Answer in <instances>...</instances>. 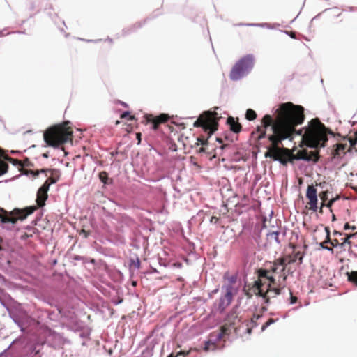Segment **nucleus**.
<instances>
[{"label": "nucleus", "mask_w": 357, "mask_h": 357, "mask_svg": "<svg viewBox=\"0 0 357 357\" xmlns=\"http://www.w3.org/2000/svg\"><path fill=\"white\" fill-rule=\"evenodd\" d=\"M217 141H218L219 143H220V144H222V139L221 138L218 137V138H217Z\"/></svg>", "instance_id": "4d7b16f0"}, {"label": "nucleus", "mask_w": 357, "mask_h": 357, "mask_svg": "<svg viewBox=\"0 0 357 357\" xmlns=\"http://www.w3.org/2000/svg\"><path fill=\"white\" fill-rule=\"evenodd\" d=\"M100 179L103 182L106 183V179L107 178V174L105 172H102L99 174Z\"/></svg>", "instance_id": "473e14b6"}, {"label": "nucleus", "mask_w": 357, "mask_h": 357, "mask_svg": "<svg viewBox=\"0 0 357 357\" xmlns=\"http://www.w3.org/2000/svg\"><path fill=\"white\" fill-rule=\"evenodd\" d=\"M80 234H83L85 238H87L88 236L89 235V231H86L84 229H82L80 231Z\"/></svg>", "instance_id": "c03bdc74"}, {"label": "nucleus", "mask_w": 357, "mask_h": 357, "mask_svg": "<svg viewBox=\"0 0 357 357\" xmlns=\"http://www.w3.org/2000/svg\"><path fill=\"white\" fill-rule=\"evenodd\" d=\"M41 347V344L36 343L26 344L24 349L27 356L29 355L30 357H40L39 353Z\"/></svg>", "instance_id": "2eb2a0df"}, {"label": "nucleus", "mask_w": 357, "mask_h": 357, "mask_svg": "<svg viewBox=\"0 0 357 357\" xmlns=\"http://www.w3.org/2000/svg\"><path fill=\"white\" fill-rule=\"evenodd\" d=\"M26 231H24V238L32 236L33 234L35 233V229L33 227H26Z\"/></svg>", "instance_id": "c85d7f7f"}, {"label": "nucleus", "mask_w": 357, "mask_h": 357, "mask_svg": "<svg viewBox=\"0 0 357 357\" xmlns=\"http://www.w3.org/2000/svg\"><path fill=\"white\" fill-rule=\"evenodd\" d=\"M119 121H116V124H119Z\"/></svg>", "instance_id": "0e129e2a"}, {"label": "nucleus", "mask_w": 357, "mask_h": 357, "mask_svg": "<svg viewBox=\"0 0 357 357\" xmlns=\"http://www.w3.org/2000/svg\"><path fill=\"white\" fill-rule=\"evenodd\" d=\"M357 237V231L351 234H346L345 237L341 238V243H340V249L343 251H351V247L353 245H357V244H355V243L352 241L353 238Z\"/></svg>", "instance_id": "f8f14e48"}, {"label": "nucleus", "mask_w": 357, "mask_h": 357, "mask_svg": "<svg viewBox=\"0 0 357 357\" xmlns=\"http://www.w3.org/2000/svg\"><path fill=\"white\" fill-rule=\"evenodd\" d=\"M231 317H233V318H234V319L237 318V315H236V312H231V313H229V314H228V321H229V319H230Z\"/></svg>", "instance_id": "79ce46f5"}, {"label": "nucleus", "mask_w": 357, "mask_h": 357, "mask_svg": "<svg viewBox=\"0 0 357 357\" xmlns=\"http://www.w3.org/2000/svg\"><path fill=\"white\" fill-rule=\"evenodd\" d=\"M306 198L308 202H307L306 208L314 212L318 210V197L317 190L314 185H309L306 190Z\"/></svg>", "instance_id": "0eeeda50"}, {"label": "nucleus", "mask_w": 357, "mask_h": 357, "mask_svg": "<svg viewBox=\"0 0 357 357\" xmlns=\"http://www.w3.org/2000/svg\"><path fill=\"white\" fill-rule=\"evenodd\" d=\"M325 243H324V241L321 243V248H324V249H326V250H328L329 251H333V248H331V247L325 246V245H324Z\"/></svg>", "instance_id": "37998d69"}, {"label": "nucleus", "mask_w": 357, "mask_h": 357, "mask_svg": "<svg viewBox=\"0 0 357 357\" xmlns=\"http://www.w3.org/2000/svg\"><path fill=\"white\" fill-rule=\"evenodd\" d=\"M192 350L197 351V349L195 348H194V349L191 348L188 351H181L177 353V354L176 355V357H178L180 355H183L184 357L188 356L190 354V353L191 352V351H192Z\"/></svg>", "instance_id": "7c9ffc66"}, {"label": "nucleus", "mask_w": 357, "mask_h": 357, "mask_svg": "<svg viewBox=\"0 0 357 357\" xmlns=\"http://www.w3.org/2000/svg\"><path fill=\"white\" fill-rule=\"evenodd\" d=\"M67 122L47 128L43 135L45 142L50 146L58 147L73 140V130Z\"/></svg>", "instance_id": "7ed1b4c3"}, {"label": "nucleus", "mask_w": 357, "mask_h": 357, "mask_svg": "<svg viewBox=\"0 0 357 357\" xmlns=\"http://www.w3.org/2000/svg\"><path fill=\"white\" fill-rule=\"evenodd\" d=\"M289 294H290V304H294L297 302L298 298L296 296L293 295V294L290 289H289Z\"/></svg>", "instance_id": "f704fd0d"}, {"label": "nucleus", "mask_w": 357, "mask_h": 357, "mask_svg": "<svg viewBox=\"0 0 357 357\" xmlns=\"http://www.w3.org/2000/svg\"><path fill=\"white\" fill-rule=\"evenodd\" d=\"M254 59L251 55H246L238 60L231 68L229 77L231 80L236 81L241 79L252 68Z\"/></svg>", "instance_id": "39448f33"}, {"label": "nucleus", "mask_w": 357, "mask_h": 357, "mask_svg": "<svg viewBox=\"0 0 357 357\" xmlns=\"http://www.w3.org/2000/svg\"><path fill=\"white\" fill-rule=\"evenodd\" d=\"M199 153L205 152V149H204V147H201V148L199 149Z\"/></svg>", "instance_id": "5fc2aeb1"}, {"label": "nucleus", "mask_w": 357, "mask_h": 357, "mask_svg": "<svg viewBox=\"0 0 357 357\" xmlns=\"http://www.w3.org/2000/svg\"><path fill=\"white\" fill-rule=\"evenodd\" d=\"M245 118L249 121H253L257 118L255 111L252 109H248L245 113Z\"/></svg>", "instance_id": "4be33fe9"}, {"label": "nucleus", "mask_w": 357, "mask_h": 357, "mask_svg": "<svg viewBox=\"0 0 357 357\" xmlns=\"http://www.w3.org/2000/svg\"><path fill=\"white\" fill-rule=\"evenodd\" d=\"M279 234V231L270 230L267 234V237L270 240H274L276 243H280V241L278 238Z\"/></svg>", "instance_id": "aec40b11"}, {"label": "nucleus", "mask_w": 357, "mask_h": 357, "mask_svg": "<svg viewBox=\"0 0 357 357\" xmlns=\"http://www.w3.org/2000/svg\"><path fill=\"white\" fill-rule=\"evenodd\" d=\"M287 275L283 274L282 280H279L278 287L271 288L270 284H266L261 280H255L251 285L246 286L245 289V295L248 298H251L253 295L261 296L266 303L270 302V299L280 295L282 290L286 287Z\"/></svg>", "instance_id": "f03ea898"}, {"label": "nucleus", "mask_w": 357, "mask_h": 357, "mask_svg": "<svg viewBox=\"0 0 357 357\" xmlns=\"http://www.w3.org/2000/svg\"><path fill=\"white\" fill-rule=\"evenodd\" d=\"M357 142V137L356 139H349V142H350V146H353L356 144Z\"/></svg>", "instance_id": "49530a36"}, {"label": "nucleus", "mask_w": 357, "mask_h": 357, "mask_svg": "<svg viewBox=\"0 0 357 357\" xmlns=\"http://www.w3.org/2000/svg\"><path fill=\"white\" fill-rule=\"evenodd\" d=\"M24 175L30 176L33 178H36L41 172V169H29L33 167V165L29 161L27 158L24 157Z\"/></svg>", "instance_id": "ddd939ff"}, {"label": "nucleus", "mask_w": 357, "mask_h": 357, "mask_svg": "<svg viewBox=\"0 0 357 357\" xmlns=\"http://www.w3.org/2000/svg\"><path fill=\"white\" fill-rule=\"evenodd\" d=\"M282 258H287V266L288 264H291L296 262L297 260H298L299 264H301L303 263V255L301 254L300 251H298L292 255H288L285 257H283Z\"/></svg>", "instance_id": "a211bd4d"}, {"label": "nucleus", "mask_w": 357, "mask_h": 357, "mask_svg": "<svg viewBox=\"0 0 357 357\" xmlns=\"http://www.w3.org/2000/svg\"><path fill=\"white\" fill-rule=\"evenodd\" d=\"M128 116H129V119H130V120L134 119V116H131L128 112H124L121 115V119H125V118H127Z\"/></svg>", "instance_id": "c9c22d12"}, {"label": "nucleus", "mask_w": 357, "mask_h": 357, "mask_svg": "<svg viewBox=\"0 0 357 357\" xmlns=\"http://www.w3.org/2000/svg\"><path fill=\"white\" fill-rule=\"evenodd\" d=\"M275 322V320L273 318H270L268 319V321L262 326L261 330L264 331L268 326H269L271 324Z\"/></svg>", "instance_id": "2f4dec72"}, {"label": "nucleus", "mask_w": 357, "mask_h": 357, "mask_svg": "<svg viewBox=\"0 0 357 357\" xmlns=\"http://www.w3.org/2000/svg\"><path fill=\"white\" fill-rule=\"evenodd\" d=\"M218 218L217 217H215V216H213V217L211 218V222H215V223H216V222H218Z\"/></svg>", "instance_id": "09e8293b"}, {"label": "nucleus", "mask_w": 357, "mask_h": 357, "mask_svg": "<svg viewBox=\"0 0 357 357\" xmlns=\"http://www.w3.org/2000/svg\"><path fill=\"white\" fill-rule=\"evenodd\" d=\"M304 120V108L291 102L280 104L273 116L265 114L261 120V126L257 128V139L266 138L270 144L265 157L279 161L283 165L298 160L317 162L319 158L318 151L303 149L294 154V149L280 147L282 141L291 140L296 134L302 135L303 143L309 147L325 146L328 134L333 135V132L318 118L312 119L307 127L297 131L296 127L302 124Z\"/></svg>", "instance_id": "f257e3e1"}, {"label": "nucleus", "mask_w": 357, "mask_h": 357, "mask_svg": "<svg viewBox=\"0 0 357 357\" xmlns=\"http://www.w3.org/2000/svg\"><path fill=\"white\" fill-rule=\"evenodd\" d=\"M224 302H225V299L221 298L220 301V305H219V307H218L220 310V312H222L225 310V307L222 306L224 304Z\"/></svg>", "instance_id": "58836bf2"}, {"label": "nucleus", "mask_w": 357, "mask_h": 357, "mask_svg": "<svg viewBox=\"0 0 357 357\" xmlns=\"http://www.w3.org/2000/svg\"><path fill=\"white\" fill-rule=\"evenodd\" d=\"M38 206H29L24 208V219H25L28 215L32 214Z\"/></svg>", "instance_id": "5701e85b"}, {"label": "nucleus", "mask_w": 357, "mask_h": 357, "mask_svg": "<svg viewBox=\"0 0 357 357\" xmlns=\"http://www.w3.org/2000/svg\"><path fill=\"white\" fill-rule=\"evenodd\" d=\"M229 333V327L225 324L220 327V331L215 334L216 340H221L225 335Z\"/></svg>", "instance_id": "6ab92c4d"}, {"label": "nucleus", "mask_w": 357, "mask_h": 357, "mask_svg": "<svg viewBox=\"0 0 357 357\" xmlns=\"http://www.w3.org/2000/svg\"><path fill=\"white\" fill-rule=\"evenodd\" d=\"M326 203H327L326 202H324L323 201H321L320 207H322V208L326 207Z\"/></svg>", "instance_id": "3c124183"}, {"label": "nucleus", "mask_w": 357, "mask_h": 357, "mask_svg": "<svg viewBox=\"0 0 357 357\" xmlns=\"http://www.w3.org/2000/svg\"><path fill=\"white\" fill-rule=\"evenodd\" d=\"M0 158H2L3 160H4L11 162L14 165H17L19 171L22 174V161L9 157L7 154L5 153L4 151L1 148H0Z\"/></svg>", "instance_id": "dca6fc26"}, {"label": "nucleus", "mask_w": 357, "mask_h": 357, "mask_svg": "<svg viewBox=\"0 0 357 357\" xmlns=\"http://www.w3.org/2000/svg\"><path fill=\"white\" fill-rule=\"evenodd\" d=\"M328 190H324L321 192H319V196L321 201L324 202H326L328 199Z\"/></svg>", "instance_id": "cd10ccee"}, {"label": "nucleus", "mask_w": 357, "mask_h": 357, "mask_svg": "<svg viewBox=\"0 0 357 357\" xmlns=\"http://www.w3.org/2000/svg\"><path fill=\"white\" fill-rule=\"evenodd\" d=\"M331 151V155L333 158H340L345 155L347 151L349 150L347 144L339 143L333 146Z\"/></svg>", "instance_id": "4468645a"}, {"label": "nucleus", "mask_w": 357, "mask_h": 357, "mask_svg": "<svg viewBox=\"0 0 357 357\" xmlns=\"http://www.w3.org/2000/svg\"><path fill=\"white\" fill-rule=\"evenodd\" d=\"M267 280L269 281V283L270 285L271 286V284L273 285H275V279L274 278V277L273 276H268Z\"/></svg>", "instance_id": "ea45409f"}, {"label": "nucleus", "mask_w": 357, "mask_h": 357, "mask_svg": "<svg viewBox=\"0 0 357 357\" xmlns=\"http://www.w3.org/2000/svg\"><path fill=\"white\" fill-rule=\"evenodd\" d=\"M141 136L142 134L140 132L136 134L137 139L138 140V144H139L141 142Z\"/></svg>", "instance_id": "de8ad7c7"}, {"label": "nucleus", "mask_w": 357, "mask_h": 357, "mask_svg": "<svg viewBox=\"0 0 357 357\" xmlns=\"http://www.w3.org/2000/svg\"><path fill=\"white\" fill-rule=\"evenodd\" d=\"M0 220L3 223L15 224L18 220H22V209H14L8 212L0 208Z\"/></svg>", "instance_id": "423d86ee"}, {"label": "nucleus", "mask_w": 357, "mask_h": 357, "mask_svg": "<svg viewBox=\"0 0 357 357\" xmlns=\"http://www.w3.org/2000/svg\"><path fill=\"white\" fill-rule=\"evenodd\" d=\"M227 123L229 126V129L234 133H239L242 130L241 124L236 121L232 116H229L227 120Z\"/></svg>", "instance_id": "f3484780"}, {"label": "nucleus", "mask_w": 357, "mask_h": 357, "mask_svg": "<svg viewBox=\"0 0 357 357\" xmlns=\"http://www.w3.org/2000/svg\"><path fill=\"white\" fill-rule=\"evenodd\" d=\"M8 167V164L2 158H0V176L7 172Z\"/></svg>", "instance_id": "a878e982"}, {"label": "nucleus", "mask_w": 357, "mask_h": 357, "mask_svg": "<svg viewBox=\"0 0 357 357\" xmlns=\"http://www.w3.org/2000/svg\"><path fill=\"white\" fill-rule=\"evenodd\" d=\"M145 119L147 122L152 123L153 129L157 130L160 124L165 123L169 121V116L167 114H161L156 116L153 114H146Z\"/></svg>", "instance_id": "6e6552de"}, {"label": "nucleus", "mask_w": 357, "mask_h": 357, "mask_svg": "<svg viewBox=\"0 0 357 357\" xmlns=\"http://www.w3.org/2000/svg\"><path fill=\"white\" fill-rule=\"evenodd\" d=\"M217 348L216 344L212 342L211 340L205 342L204 347L203 348L204 351L207 352L210 350H215Z\"/></svg>", "instance_id": "412c9836"}, {"label": "nucleus", "mask_w": 357, "mask_h": 357, "mask_svg": "<svg viewBox=\"0 0 357 357\" xmlns=\"http://www.w3.org/2000/svg\"><path fill=\"white\" fill-rule=\"evenodd\" d=\"M317 185H318V183H316V186H317ZM319 185H321V183H320L319 184Z\"/></svg>", "instance_id": "680f3d73"}, {"label": "nucleus", "mask_w": 357, "mask_h": 357, "mask_svg": "<svg viewBox=\"0 0 357 357\" xmlns=\"http://www.w3.org/2000/svg\"><path fill=\"white\" fill-rule=\"evenodd\" d=\"M289 36L293 38H296V33L294 32H291Z\"/></svg>", "instance_id": "8fccbe9b"}, {"label": "nucleus", "mask_w": 357, "mask_h": 357, "mask_svg": "<svg viewBox=\"0 0 357 357\" xmlns=\"http://www.w3.org/2000/svg\"><path fill=\"white\" fill-rule=\"evenodd\" d=\"M325 231H326V240L324 241V243H327L328 241H331V238H330V229L328 227H325Z\"/></svg>", "instance_id": "e433bc0d"}, {"label": "nucleus", "mask_w": 357, "mask_h": 357, "mask_svg": "<svg viewBox=\"0 0 357 357\" xmlns=\"http://www.w3.org/2000/svg\"><path fill=\"white\" fill-rule=\"evenodd\" d=\"M339 199V197L337 196L336 197H334V198H331L328 202L326 203V207H327L330 212L331 213H333V209H332V206L333 205V204Z\"/></svg>", "instance_id": "bb28decb"}, {"label": "nucleus", "mask_w": 357, "mask_h": 357, "mask_svg": "<svg viewBox=\"0 0 357 357\" xmlns=\"http://www.w3.org/2000/svg\"><path fill=\"white\" fill-rule=\"evenodd\" d=\"M271 273L270 268L269 269H260L259 271V278L257 280H261L262 281V278H264L266 279L268 278V273Z\"/></svg>", "instance_id": "393cba45"}, {"label": "nucleus", "mask_w": 357, "mask_h": 357, "mask_svg": "<svg viewBox=\"0 0 357 357\" xmlns=\"http://www.w3.org/2000/svg\"><path fill=\"white\" fill-rule=\"evenodd\" d=\"M319 213L320 214H322V213H324V211H323V208H322V207H319Z\"/></svg>", "instance_id": "6e6d98bb"}, {"label": "nucleus", "mask_w": 357, "mask_h": 357, "mask_svg": "<svg viewBox=\"0 0 357 357\" xmlns=\"http://www.w3.org/2000/svg\"><path fill=\"white\" fill-rule=\"evenodd\" d=\"M43 155H44V157H45V158H47V155L46 154H44Z\"/></svg>", "instance_id": "69168bd1"}, {"label": "nucleus", "mask_w": 357, "mask_h": 357, "mask_svg": "<svg viewBox=\"0 0 357 357\" xmlns=\"http://www.w3.org/2000/svg\"><path fill=\"white\" fill-rule=\"evenodd\" d=\"M49 190L48 184L43 183V185L38 189L37 192L36 202L38 207H43L45 204V201L47 199V191Z\"/></svg>", "instance_id": "9b49d317"}, {"label": "nucleus", "mask_w": 357, "mask_h": 357, "mask_svg": "<svg viewBox=\"0 0 357 357\" xmlns=\"http://www.w3.org/2000/svg\"><path fill=\"white\" fill-rule=\"evenodd\" d=\"M226 146H227V145H225H225H222V146H221V149H224Z\"/></svg>", "instance_id": "bf43d9fd"}, {"label": "nucleus", "mask_w": 357, "mask_h": 357, "mask_svg": "<svg viewBox=\"0 0 357 357\" xmlns=\"http://www.w3.org/2000/svg\"><path fill=\"white\" fill-rule=\"evenodd\" d=\"M197 141L198 142L196 144L197 145H199V144L202 145H206L208 144V139H206L204 137H198Z\"/></svg>", "instance_id": "72a5a7b5"}, {"label": "nucleus", "mask_w": 357, "mask_h": 357, "mask_svg": "<svg viewBox=\"0 0 357 357\" xmlns=\"http://www.w3.org/2000/svg\"><path fill=\"white\" fill-rule=\"evenodd\" d=\"M333 234L334 235H339V236H342V233H340L339 231H334Z\"/></svg>", "instance_id": "603ef678"}, {"label": "nucleus", "mask_w": 357, "mask_h": 357, "mask_svg": "<svg viewBox=\"0 0 357 357\" xmlns=\"http://www.w3.org/2000/svg\"><path fill=\"white\" fill-rule=\"evenodd\" d=\"M347 275L349 281L357 285V271L347 273Z\"/></svg>", "instance_id": "b1692460"}, {"label": "nucleus", "mask_w": 357, "mask_h": 357, "mask_svg": "<svg viewBox=\"0 0 357 357\" xmlns=\"http://www.w3.org/2000/svg\"><path fill=\"white\" fill-rule=\"evenodd\" d=\"M263 227H266V225H265V220L264 221V225H263Z\"/></svg>", "instance_id": "052dcab7"}, {"label": "nucleus", "mask_w": 357, "mask_h": 357, "mask_svg": "<svg viewBox=\"0 0 357 357\" xmlns=\"http://www.w3.org/2000/svg\"><path fill=\"white\" fill-rule=\"evenodd\" d=\"M225 298L227 299L228 301V303L227 305H229L230 303V301H231V294L230 292H227L226 294H225Z\"/></svg>", "instance_id": "a19ab883"}, {"label": "nucleus", "mask_w": 357, "mask_h": 357, "mask_svg": "<svg viewBox=\"0 0 357 357\" xmlns=\"http://www.w3.org/2000/svg\"><path fill=\"white\" fill-rule=\"evenodd\" d=\"M168 357H176V356H174L173 354H171L169 356H168Z\"/></svg>", "instance_id": "13d9d810"}, {"label": "nucleus", "mask_w": 357, "mask_h": 357, "mask_svg": "<svg viewBox=\"0 0 357 357\" xmlns=\"http://www.w3.org/2000/svg\"><path fill=\"white\" fill-rule=\"evenodd\" d=\"M327 243H330L332 247H335V248H340V241L337 239V238H334V239H331V241H328Z\"/></svg>", "instance_id": "c756f323"}, {"label": "nucleus", "mask_w": 357, "mask_h": 357, "mask_svg": "<svg viewBox=\"0 0 357 357\" xmlns=\"http://www.w3.org/2000/svg\"><path fill=\"white\" fill-rule=\"evenodd\" d=\"M230 324H235V322L234 321H232V322L231 321Z\"/></svg>", "instance_id": "e2e57ef3"}, {"label": "nucleus", "mask_w": 357, "mask_h": 357, "mask_svg": "<svg viewBox=\"0 0 357 357\" xmlns=\"http://www.w3.org/2000/svg\"><path fill=\"white\" fill-rule=\"evenodd\" d=\"M352 229V230H356V226H350L348 222H347L344 226V230H347V229Z\"/></svg>", "instance_id": "4c0bfd02"}, {"label": "nucleus", "mask_w": 357, "mask_h": 357, "mask_svg": "<svg viewBox=\"0 0 357 357\" xmlns=\"http://www.w3.org/2000/svg\"><path fill=\"white\" fill-rule=\"evenodd\" d=\"M40 172L45 173L46 175L47 173H50L49 178L44 183H47L49 188L50 185L56 183L61 177V172L57 169H41Z\"/></svg>", "instance_id": "9d476101"}, {"label": "nucleus", "mask_w": 357, "mask_h": 357, "mask_svg": "<svg viewBox=\"0 0 357 357\" xmlns=\"http://www.w3.org/2000/svg\"><path fill=\"white\" fill-rule=\"evenodd\" d=\"M220 118L217 112L206 111L203 112L195 121L194 126L202 128L205 132H208L210 137L218 130Z\"/></svg>", "instance_id": "20e7f679"}, {"label": "nucleus", "mask_w": 357, "mask_h": 357, "mask_svg": "<svg viewBox=\"0 0 357 357\" xmlns=\"http://www.w3.org/2000/svg\"><path fill=\"white\" fill-rule=\"evenodd\" d=\"M261 317V315H259V314L255 315V314L251 319L252 322H253V323L255 322V321L258 320Z\"/></svg>", "instance_id": "a18cd8bd"}, {"label": "nucleus", "mask_w": 357, "mask_h": 357, "mask_svg": "<svg viewBox=\"0 0 357 357\" xmlns=\"http://www.w3.org/2000/svg\"><path fill=\"white\" fill-rule=\"evenodd\" d=\"M286 261L287 258L282 257L275 259L274 261L271 264L269 267L271 272L272 273H282V274H285L284 272L285 271L287 267ZM282 275H282L280 278H282Z\"/></svg>", "instance_id": "1a4fd4ad"}, {"label": "nucleus", "mask_w": 357, "mask_h": 357, "mask_svg": "<svg viewBox=\"0 0 357 357\" xmlns=\"http://www.w3.org/2000/svg\"><path fill=\"white\" fill-rule=\"evenodd\" d=\"M336 220V217L334 213H332V221L334 222Z\"/></svg>", "instance_id": "864d4df0"}]
</instances>
